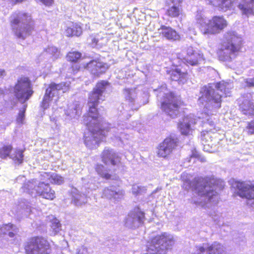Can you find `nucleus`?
I'll list each match as a JSON object with an SVG mask.
<instances>
[{
	"label": "nucleus",
	"mask_w": 254,
	"mask_h": 254,
	"mask_svg": "<svg viewBox=\"0 0 254 254\" xmlns=\"http://www.w3.org/2000/svg\"><path fill=\"white\" fill-rule=\"evenodd\" d=\"M178 139L175 135L166 138L157 148V154L159 157L165 158L169 155L177 145Z\"/></svg>",
	"instance_id": "ddd939ff"
},
{
	"label": "nucleus",
	"mask_w": 254,
	"mask_h": 254,
	"mask_svg": "<svg viewBox=\"0 0 254 254\" xmlns=\"http://www.w3.org/2000/svg\"><path fill=\"white\" fill-rule=\"evenodd\" d=\"M168 74L170 75L172 80L178 81L179 84H184L188 78V73L182 72L179 68L170 70Z\"/></svg>",
	"instance_id": "bb28decb"
},
{
	"label": "nucleus",
	"mask_w": 254,
	"mask_h": 254,
	"mask_svg": "<svg viewBox=\"0 0 254 254\" xmlns=\"http://www.w3.org/2000/svg\"><path fill=\"white\" fill-rule=\"evenodd\" d=\"M201 141L203 145V149L205 151L210 152L207 148L210 145V142L211 141L210 134L207 131H202L201 134Z\"/></svg>",
	"instance_id": "c9c22d12"
},
{
	"label": "nucleus",
	"mask_w": 254,
	"mask_h": 254,
	"mask_svg": "<svg viewBox=\"0 0 254 254\" xmlns=\"http://www.w3.org/2000/svg\"><path fill=\"white\" fill-rule=\"evenodd\" d=\"M205 124H209L211 127H213L214 125V122L212 121H210L209 119H207V122Z\"/></svg>",
	"instance_id": "864d4df0"
},
{
	"label": "nucleus",
	"mask_w": 254,
	"mask_h": 254,
	"mask_svg": "<svg viewBox=\"0 0 254 254\" xmlns=\"http://www.w3.org/2000/svg\"><path fill=\"white\" fill-rule=\"evenodd\" d=\"M166 1H167V2H168V3L169 2H171L172 3H175L176 2H178L179 0H166Z\"/></svg>",
	"instance_id": "13d9d810"
},
{
	"label": "nucleus",
	"mask_w": 254,
	"mask_h": 254,
	"mask_svg": "<svg viewBox=\"0 0 254 254\" xmlns=\"http://www.w3.org/2000/svg\"><path fill=\"white\" fill-rule=\"evenodd\" d=\"M17 209V213L23 214L26 216H28L31 211L29 202L25 199H22L19 202Z\"/></svg>",
	"instance_id": "473e14b6"
},
{
	"label": "nucleus",
	"mask_w": 254,
	"mask_h": 254,
	"mask_svg": "<svg viewBox=\"0 0 254 254\" xmlns=\"http://www.w3.org/2000/svg\"><path fill=\"white\" fill-rule=\"evenodd\" d=\"M76 254H89L87 249L83 246L78 247L76 251Z\"/></svg>",
	"instance_id": "a18cd8bd"
},
{
	"label": "nucleus",
	"mask_w": 254,
	"mask_h": 254,
	"mask_svg": "<svg viewBox=\"0 0 254 254\" xmlns=\"http://www.w3.org/2000/svg\"><path fill=\"white\" fill-rule=\"evenodd\" d=\"M10 25L12 31L18 38L25 39L33 30V21L29 13L17 11L10 16Z\"/></svg>",
	"instance_id": "423d86ee"
},
{
	"label": "nucleus",
	"mask_w": 254,
	"mask_h": 254,
	"mask_svg": "<svg viewBox=\"0 0 254 254\" xmlns=\"http://www.w3.org/2000/svg\"><path fill=\"white\" fill-rule=\"evenodd\" d=\"M39 183L40 182L34 179L28 181L27 182L24 183L21 189L23 191L28 193L31 195H36L37 194L36 190Z\"/></svg>",
	"instance_id": "c756f323"
},
{
	"label": "nucleus",
	"mask_w": 254,
	"mask_h": 254,
	"mask_svg": "<svg viewBox=\"0 0 254 254\" xmlns=\"http://www.w3.org/2000/svg\"><path fill=\"white\" fill-rule=\"evenodd\" d=\"M223 247L216 242L210 245L203 243L195 246V251L192 254H223Z\"/></svg>",
	"instance_id": "4468645a"
},
{
	"label": "nucleus",
	"mask_w": 254,
	"mask_h": 254,
	"mask_svg": "<svg viewBox=\"0 0 254 254\" xmlns=\"http://www.w3.org/2000/svg\"><path fill=\"white\" fill-rule=\"evenodd\" d=\"M238 7L243 15L248 16L254 13V0H243Z\"/></svg>",
	"instance_id": "cd10ccee"
},
{
	"label": "nucleus",
	"mask_w": 254,
	"mask_h": 254,
	"mask_svg": "<svg viewBox=\"0 0 254 254\" xmlns=\"http://www.w3.org/2000/svg\"><path fill=\"white\" fill-rule=\"evenodd\" d=\"M201 161H202V162L205 161V159L204 158L201 159Z\"/></svg>",
	"instance_id": "052dcab7"
},
{
	"label": "nucleus",
	"mask_w": 254,
	"mask_h": 254,
	"mask_svg": "<svg viewBox=\"0 0 254 254\" xmlns=\"http://www.w3.org/2000/svg\"><path fill=\"white\" fill-rule=\"evenodd\" d=\"M41 175L45 178H48L49 180L48 182L51 183L61 185L64 182V178L57 174H50L44 172Z\"/></svg>",
	"instance_id": "72a5a7b5"
},
{
	"label": "nucleus",
	"mask_w": 254,
	"mask_h": 254,
	"mask_svg": "<svg viewBox=\"0 0 254 254\" xmlns=\"http://www.w3.org/2000/svg\"><path fill=\"white\" fill-rule=\"evenodd\" d=\"M159 31L160 33L168 40L175 41L180 38V36L177 32L170 27L162 26Z\"/></svg>",
	"instance_id": "c85d7f7f"
},
{
	"label": "nucleus",
	"mask_w": 254,
	"mask_h": 254,
	"mask_svg": "<svg viewBox=\"0 0 254 254\" xmlns=\"http://www.w3.org/2000/svg\"><path fill=\"white\" fill-rule=\"evenodd\" d=\"M199 119L200 117L196 118L193 114L185 116L179 125L181 133L184 135L190 134L194 129V126L199 121Z\"/></svg>",
	"instance_id": "a211bd4d"
},
{
	"label": "nucleus",
	"mask_w": 254,
	"mask_h": 254,
	"mask_svg": "<svg viewBox=\"0 0 254 254\" xmlns=\"http://www.w3.org/2000/svg\"><path fill=\"white\" fill-rule=\"evenodd\" d=\"M124 195V191L120 190L115 187L111 186L104 189L102 193V197L108 199H113L115 201L121 199Z\"/></svg>",
	"instance_id": "4be33fe9"
},
{
	"label": "nucleus",
	"mask_w": 254,
	"mask_h": 254,
	"mask_svg": "<svg viewBox=\"0 0 254 254\" xmlns=\"http://www.w3.org/2000/svg\"><path fill=\"white\" fill-rule=\"evenodd\" d=\"M82 104L79 101H75L69 105L66 110H65V114L70 119L76 118L80 116Z\"/></svg>",
	"instance_id": "a878e982"
},
{
	"label": "nucleus",
	"mask_w": 254,
	"mask_h": 254,
	"mask_svg": "<svg viewBox=\"0 0 254 254\" xmlns=\"http://www.w3.org/2000/svg\"><path fill=\"white\" fill-rule=\"evenodd\" d=\"M124 94L126 100L128 101L132 110H137L141 105L148 102L149 95L146 91L143 92L136 89L126 88L124 90Z\"/></svg>",
	"instance_id": "1a4fd4ad"
},
{
	"label": "nucleus",
	"mask_w": 254,
	"mask_h": 254,
	"mask_svg": "<svg viewBox=\"0 0 254 254\" xmlns=\"http://www.w3.org/2000/svg\"><path fill=\"white\" fill-rule=\"evenodd\" d=\"M216 180L210 177H198L194 179L192 184L187 182L186 189L194 188L196 195L192 201L196 205L204 208L213 207L218 202L219 196L216 190Z\"/></svg>",
	"instance_id": "f03ea898"
},
{
	"label": "nucleus",
	"mask_w": 254,
	"mask_h": 254,
	"mask_svg": "<svg viewBox=\"0 0 254 254\" xmlns=\"http://www.w3.org/2000/svg\"><path fill=\"white\" fill-rule=\"evenodd\" d=\"M5 75V71L3 69H0V77Z\"/></svg>",
	"instance_id": "6e6d98bb"
},
{
	"label": "nucleus",
	"mask_w": 254,
	"mask_h": 254,
	"mask_svg": "<svg viewBox=\"0 0 254 254\" xmlns=\"http://www.w3.org/2000/svg\"><path fill=\"white\" fill-rule=\"evenodd\" d=\"M13 94L19 102L22 104L19 110L17 122L22 124L25 117V112L27 107L26 102L33 94L32 86L30 80L27 77H21L17 80L13 88Z\"/></svg>",
	"instance_id": "0eeeda50"
},
{
	"label": "nucleus",
	"mask_w": 254,
	"mask_h": 254,
	"mask_svg": "<svg viewBox=\"0 0 254 254\" xmlns=\"http://www.w3.org/2000/svg\"><path fill=\"white\" fill-rule=\"evenodd\" d=\"M25 251L27 254H50L51 252L48 242L40 237L32 238L25 247Z\"/></svg>",
	"instance_id": "9d476101"
},
{
	"label": "nucleus",
	"mask_w": 254,
	"mask_h": 254,
	"mask_svg": "<svg viewBox=\"0 0 254 254\" xmlns=\"http://www.w3.org/2000/svg\"><path fill=\"white\" fill-rule=\"evenodd\" d=\"M209 215L212 217V219L215 222H216L219 225L220 224L219 223L220 221L219 219L220 218L219 214L216 213L215 211L214 210L213 212H210Z\"/></svg>",
	"instance_id": "c03bdc74"
},
{
	"label": "nucleus",
	"mask_w": 254,
	"mask_h": 254,
	"mask_svg": "<svg viewBox=\"0 0 254 254\" xmlns=\"http://www.w3.org/2000/svg\"><path fill=\"white\" fill-rule=\"evenodd\" d=\"M72 202L76 206H80L87 202V196L83 193H80L77 190L74 189L72 191Z\"/></svg>",
	"instance_id": "7c9ffc66"
},
{
	"label": "nucleus",
	"mask_w": 254,
	"mask_h": 254,
	"mask_svg": "<svg viewBox=\"0 0 254 254\" xmlns=\"http://www.w3.org/2000/svg\"><path fill=\"white\" fill-rule=\"evenodd\" d=\"M60 52L58 48L53 46H49L39 56L40 59L44 58L49 62L54 61L59 58Z\"/></svg>",
	"instance_id": "393cba45"
},
{
	"label": "nucleus",
	"mask_w": 254,
	"mask_h": 254,
	"mask_svg": "<svg viewBox=\"0 0 254 254\" xmlns=\"http://www.w3.org/2000/svg\"><path fill=\"white\" fill-rule=\"evenodd\" d=\"M12 148L11 145L4 146L0 148V157L4 159L9 156L10 158L12 159L15 164L18 165L21 164L23 162L24 157L23 151L20 149H15L10 155Z\"/></svg>",
	"instance_id": "f3484780"
},
{
	"label": "nucleus",
	"mask_w": 254,
	"mask_h": 254,
	"mask_svg": "<svg viewBox=\"0 0 254 254\" xmlns=\"http://www.w3.org/2000/svg\"><path fill=\"white\" fill-rule=\"evenodd\" d=\"M36 193L48 199L53 200L55 197V191L51 189L48 182L39 183L36 188Z\"/></svg>",
	"instance_id": "412c9836"
},
{
	"label": "nucleus",
	"mask_w": 254,
	"mask_h": 254,
	"mask_svg": "<svg viewBox=\"0 0 254 254\" xmlns=\"http://www.w3.org/2000/svg\"><path fill=\"white\" fill-rule=\"evenodd\" d=\"M154 91L156 92L157 100L161 103L162 111L171 118H176L180 112L179 109L181 105L180 97L175 96L167 88L165 84L154 89Z\"/></svg>",
	"instance_id": "39448f33"
},
{
	"label": "nucleus",
	"mask_w": 254,
	"mask_h": 254,
	"mask_svg": "<svg viewBox=\"0 0 254 254\" xmlns=\"http://www.w3.org/2000/svg\"><path fill=\"white\" fill-rule=\"evenodd\" d=\"M88 189H90V190H95L96 189V187L94 185H93V186H91V185H89V186L88 187Z\"/></svg>",
	"instance_id": "bf43d9fd"
},
{
	"label": "nucleus",
	"mask_w": 254,
	"mask_h": 254,
	"mask_svg": "<svg viewBox=\"0 0 254 254\" xmlns=\"http://www.w3.org/2000/svg\"><path fill=\"white\" fill-rule=\"evenodd\" d=\"M233 185L237 189L239 195L247 199V204L254 208V182L237 181Z\"/></svg>",
	"instance_id": "9b49d317"
},
{
	"label": "nucleus",
	"mask_w": 254,
	"mask_h": 254,
	"mask_svg": "<svg viewBox=\"0 0 254 254\" xmlns=\"http://www.w3.org/2000/svg\"><path fill=\"white\" fill-rule=\"evenodd\" d=\"M242 44V37L236 32L228 31L224 35L223 42L217 54L219 60L230 62L237 56Z\"/></svg>",
	"instance_id": "20e7f679"
},
{
	"label": "nucleus",
	"mask_w": 254,
	"mask_h": 254,
	"mask_svg": "<svg viewBox=\"0 0 254 254\" xmlns=\"http://www.w3.org/2000/svg\"><path fill=\"white\" fill-rule=\"evenodd\" d=\"M51 228L53 232L55 234L58 233L61 230V224L60 221L54 216H51Z\"/></svg>",
	"instance_id": "58836bf2"
},
{
	"label": "nucleus",
	"mask_w": 254,
	"mask_h": 254,
	"mask_svg": "<svg viewBox=\"0 0 254 254\" xmlns=\"http://www.w3.org/2000/svg\"><path fill=\"white\" fill-rule=\"evenodd\" d=\"M102 159L103 162L106 165H117L120 161L118 155L115 152L113 149L105 148L104 150L102 155Z\"/></svg>",
	"instance_id": "5701e85b"
},
{
	"label": "nucleus",
	"mask_w": 254,
	"mask_h": 254,
	"mask_svg": "<svg viewBox=\"0 0 254 254\" xmlns=\"http://www.w3.org/2000/svg\"><path fill=\"white\" fill-rule=\"evenodd\" d=\"M87 68L94 76H99L108 68L107 64L99 59L93 60L87 64Z\"/></svg>",
	"instance_id": "6ab92c4d"
},
{
	"label": "nucleus",
	"mask_w": 254,
	"mask_h": 254,
	"mask_svg": "<svg viewBox=\"0 0 254 254\" xmlns=\"http://www.w3.org/2000/svg\"><path fill=\"white\" fill-rule=\"evenodd\" d=\"M247 129L249 134H254V120L248 123Z\"/></svg>",
	"instance_id": "49530a36"
},
{
	"label": "nucleus",
	"mask_w": 254,
	"mask_h": 254,
	"mask_svg": "<svg viewBox=\"0 0 254 254\" xmlns=\"http://www.w3.org/2000/svg\"><path fill=\"white\" fill-rule=\"evenodd\" d=\"M18 232L17 227L11 224H8L0 226V241L3 240L8 241L9 239L14 240Z\"/></svg>",
	"instance_id": "aec40b11"
},
{
	"label": "nucleus",
	"mask_w": 254,
	"mask_h": 254,
	"mask_svg": "<svg viewBox=\"0 0 254 254\" xmlns=\"http://www.w3.org/2000/svg\"><path fill=\"white\" fill-rule=\"evenodd\" d=\"M251 95H247L246 98H243L240 101V109L242 113L246 116H252L254 115V105L251 101Z\"/></svg>",
	"instance_id": "b1692460"
},
{
	"label": "nucleus",
	"mask_w": 254,
	"mask_h": 254,
	"mask_svg": "<svg viewBox=\"0 0 254 254\" xmlns=\"http://www.w3.org/2000/svg\"><path fill=\"white\" fill-rule=\"evenodd\" d=\"M69 82H62L60 84L51 83L46 90L41 107L44 109H46L49 107L50 102L53 101L56 102L59 99L61 91H62V93L65 92L69 89Z\"/></svg>",
	"instance_id": "6e6552de"
},
{
	"label": "nucleus",
	"mask_w": 254,
	"mask_h": 254,
	"mask_svg": "<svg viewBox=\"0 0 254 254\" xmlns=\"http://www.w3.org/2000/svg\"><path fill=\"white\" fill-rule=\"evenodd\" d=\"M195 20L196 23L200 25V29L203 34L204 29H206L207 24H209V19L204 17L202 10H197L195 14Z\"/></svg>",
	"instance_id": "2f4dec72"
},
{
	"label": "nucleus",
	"mask_w": 254,
	"mask_h": 254,
	"mask_svg": "<svg viewBox=\"0 0 254 254\" xmlns=\"http://www.w3.org/2000/svg\"><path fill=\"white\" fill-rule=\"evenodd\" d=\"M92 44H94L95 45H100L99 43V38L98 37H94L92 39Z\"/></svg>",
	"instance_id": "603ef678"
},
{
	"label": "nucleus",
	"mask_w": 254,
	"mask_h": 254,
	"mask_svg": "<svg viewBox=\"0 0 254 254\" xmlns=\"http://www.w3.org/2000/svg\"><path fill=\"white\" fill-rule=\"evenodd\" d=\"M198 157V154L196 153H192L190 159L193 158H197Z\"/></svg>",
	"instance_id": "4d7b16f0"
},
{
	"label": "nucleus",
	"mask_w": 254,
	"mask_h": 254,
	"mask_svg": "<svg viewBox=\"0 0 254 254\" xmlns=\"http://www.w3.org/2000/svg\"><path fill=\"white\" fill-rule=\"evenodd\" d=\"M2 93V90H1V89L0 88V94H1Z\"/></svg>",
	"instance_id": "680f3d73"
},
{
	"label": "nucleus",
	"mask_w": 254,
	"mask_h": 254,
	"mask_svg": "<svg viewBox=\"0 0 254 254\" xmlns=\"http://www.w3.org/2000/svg\"><path fill=\"white\" fill-rule=\"evenodd\" d=\"M70 27L71 29L73 30V32H74V34L75 36H79L82 34V30L79 24L73 23Z\"/></svg>",
	"instance_id": "79ce46f5"
},
{
	"label": "nucleus",
	"mask_w": 254,
	"mask_h": 254,
	"mask_svg": "<svg viewBox=\"0 0 254 254\" xmlns=\"http://www.w3.org/2000/svg\"><path fill=\"white\" fill-rule=\"evenodd\" d=\"M26 181V178L23 176H19L16 179V182L18 184H24Z\"/></svg>",
	"instance_id": "09e8293b"
},
{
	"label": "nucleus",
	"mask_w": 254,
	"mask_h": 254,
	"mask_svg": "<svg viewBox=\"0 0 254 254\" xmlns=\"http://www.w3.org/2000/svg\"><path fill=\"white\" fill-rule=\"evenodd\" d=\"M173 4V5L167 10V13L169 16L177 17L180 14L181 9L179 6V4H178L177 2Z\"/></svg>",
	"instance_id": "4c0bfd02"
},
{
	"label": "nucleus",
	"mask_w": 254,
	"mask_h": 254,
	"mask_svg": "<svg viewBox=\"0 0 254 254\" xmlns=\"http://www.w3.org/2000/svg\"><path fill=\"white\" fill-rule=\"evenodd\" d=\"M145 214L141 209L135 207L128 213L125 219L126 227L130 229H136L141 226L145 220Z\"/></svg>",
	"instance_id": "f8f14e48"
},
{
	"label": "nucleus",
	"mask_w": 254,
	"mask_h": 254,
	"mask_svg": "<svg viewBox=\"0 0 254 254\" xmlns=\"http://www.w3.org/2000/svg\"><path fill=\"white\" fill-rule=\"evenodd\" d=\"M81 54L76 51H72L68 53L67 55V60L71 62H76L80 59Z\"/></svg>",
	"instance_id": "ea45409f"
},
{
	"label": "nucleus",
	"mask_w": 254,
	"mask_h": 254,
	"mask_svg": "<svg viewBox=\"0 0 254 254\" xmlns=\"http://www.w3.org/2000/svg\"><path fill=\"white\" fill-rule=\"evenodd\" d=\"M110 87L108 81L102 80L97 83L89 95V110L88 115L83 116V123L89 130L84 134V143L90 149L95 148L100 141H103L108 132L113 133L123 143H126L125 140L128 139V135L123 132L124 125L118 124L117 127L111 128L109 124L101 120L97 112L96 106L100 101L104 100L103 94Z\"/></svg>",
	"instance_id": "f257e3e1"
},
{
	"label": "nucleus",
	"mask_w": 254,
	"mask_h": 254,
	"mask_svg": "<svg viewBox=\"0 0 254 254\" xmlns=\"http://www.w3.org/2000/svg\"><path fill=\"white\" fill-rule=\"evenodd\" d=\"M40 1L45 5H51L53 2V0H40Z\"/></svg>",
	"instance_id": "3c124183"
},
{
	"label": "nucleus",
	"mask_w": 254,
	"mask_h": 254,
	"mask_svg": "<svg viewBox=\"0 0 254 254\" xmlns=\"http://www.w3.org/2000/svg\"><path fill=\"white\" fill-rule=\"evenodd\" d=\"M217 1V0H206V2L207 3L211 4L212 5H213V3H214L213 1Z\"/></svg>",
	"instance_id": "5fc2aeb1"
},
{
	"label": "nucleus",
	"mask_w": 254,
	"mask_h": 254,
	"mask_svg": "<svg viewBox=\"0 0 254 254\" xmlns=\"http://www.w3.org/2000/svg\"><path fill=\"white\" fill-rule=\"evenodd\" d=\"M246 85L248 87L254 86V77L252 78H248L245 80Z\"/></svg>",
	"instance_id": "de8ad7c7"
},
{
	"label": "nucleus",
	"mask_w": 254,
	"mask_h": 254,
	"mask_svg": "<svg viewBox=\"0 0 254 254\" xmlns=\"http://www.w3.org/2000/svg\"><path fill=\"white\" fill-rule=\"evenodd\" d=\"M227 25V21L221 16H214L209 20L206 29H204L203 34H213L219 32Z\"/></svg>",
	"instance_id": "2eb2a0df"
},
{
	"label": "nucleus",
	"mask_w": 254,
	"mask_h": 254,
	"mask_svg": "<svg viewBox=\"0 0 254 254\" xmlns=\"http://www.w3.org/2000/svg\"><path fill=\"white\" fill-rule=\"evenodd\" d=\"M232 87L231 83L223 81L216 83H209L201 88L198 103L204 105L208 111L211 110V107L212 109H218L221 107V98L229 96Z\"/></svg>",
	"instance_id": "7ed1b4c3"
},
{
	"label": "nucleus",
	"mask_w": 254,
	"mask_h": 254,
	"mask_svg": "<svg viewBox=\"0 0 254 254\" xmlns=\"http://www.w3.org/2000/svg\"><path fill=\"white\" fill-rule=\"evenodd\" d=\"M122 109L120 111V113L119 114V117L122 120H127L128 119L130 116L131 114L129 113L127 110H125L124 107L122 106L121 107Z\"/></svg>",
	"instance_id": "37998d69"
},
{
	"label": "nucleus",
	"mask_w": 254,
	"mask_h": 254,
	"mask_svg": "<svg viewBox=\"0 0 254 254\" xmlns=\"http://www.w3.org/2000/svg\"><path fill=\"white\" fill-rule=\"evenodd\" d=\"M203 54L199 51L194 50L191 47L188 48L187 55L182 59L183 62L187 65L196 66L204 61Z\"/></svg>",
	"instance_id": "dca6fc26"
},
{
	"label": "nucleus",
	"mask_w": 254,
	"mask_h": 254,
	"mask_svg": "<svg viewBox=\"0 0 254 254\" xmlns=\"http://www.w3.org/2000/svg\"><path fill=\"white\" fill-rule=\"evenodd\" d=\"M132 192L135 195L141 194L145 192L146 189L144 187L139 186L137 185H134L132 187Z\"/></svg>",
	"instance_id": "a19ab883"
},
{
	"label": "nucleus",
	"mask_w": 254,
	"mask_h": 254,
	"mask_svg": "<svg viewBox=\"0 0 254 254\" xmlns=\"http://www.w3.org/2000/svg\"><path fill=\"white\" fill-rule=\"evenodd\" d=\"M95 170L99 175L106 179L111 178V175L109 173V171L103 165L97 164L95 167Z\"/></svg>",
	"instance_id": "e433bc0d"
},
{
	"label": "nucleus",
	"mask_w": 254,
	"mask_h": 254,
	"mask_svg": "<svg viewBox=\"0 0 254 254\" xmlns=\"http://www.w3.org/2000/svg\"><path fill=\"white\" fill-rule=\"evenodd\" d=\"M213 6H217L219 8L223 11L230 9L232 6L231 0H217V1H213Z\"/></svg>",
	"instance_id": "f704fd0d"
},
{
	"label": "nucleus",
	"mask_w": 254,
	"mask_h": 254,
	"mask_svg": "<svg viewBox=\"0 0 254 254\" xmlns=\"http://www.w3.org/2000/svg\"><path fill=\"white\" fill-rule=\"evenodd\" d=\"M72 29H71V27H68L65 30V34L67 36H75L74 34V32H73Z\"/></svg>",
	"instance_id": "8fccbe9b"
}]
</instances>
